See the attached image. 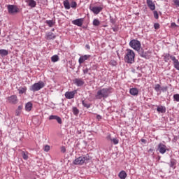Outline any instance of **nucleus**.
<instances>
[{"mask_svg":"<svg viewBox=\"0 0 179 179\" xmlns=\"http://www.w3.org/2000/svg\"><path fill=\"white\" fill-rule=\"evenodd\" d=\"M31 108H33V103L31 102H28L25 105L26 111H31Z\"/></svg>","mask_w":179,"mask_h":179,"instance_id":"20","label":"nucleus"},{"mask_svg":"<svg viewBox=\"0 0 179 179\" xmlns=\"http://www.w3.org/2000/svg\"><path fill=\"white\" fill-rule=\"evenodd\" d=\"M110 142H113V145H118L119 141L117 139V138H112V141Z\"/></svg>","mask_w":179,"mask_h":179,"instance_id":"37","label":"nucleus"},{"mask_svg":"<svg viewBox=\"0 0 179 179\" xmlns=\"http://www.w3.org/2000/svg\"><path fill=\"white\" fill-rule=\"evenodd\" d=\"M141 142L143 143H146V141L145 139H143V138L141 139Z\"/></svg>","mask_w":179,"mask_h":179,"instance_id":"51","label":"nucleus"},{"mask_svg":"<svg viewBox=\"0 0 179 179\" xmlns=\"http://www.w3.org/2000/svg\"><path fill=\"white\" fill-rule=\"evenodd\" d=\"M63 5L65 9H67V10L71 9V3H69V0H64L63 2Z\"/></svg>","mask_w":179,"mask_h":179,"instance_id":"21","label":"nucleus"},{"mask_svg":"<svg viewBox=\"0 0 179 179\" xmlns=\"http://www.w3.org/2000/svg\"><path fill=\"white\" fill-rule=\"evenodd\" d=\"M28 5L31 8H36V6L37 5V3H36V1L34 0H28Z\"/></svg>","mask_w":179,"mask_h":179,"instance_id":"22","label":"nucleus"},{"mask_svg":"<svg viewBox=\"0 0 179 179\" xmlns=\"http://www.w3.org/2000/svg\"><path fill=\"white\" fill-rule=\"evenodd\" d=\"M90 10L94 13V15H99L102 10L103 7L101 6H94L92 8H90Z\"/></svg>","mask_w":179,"mask_h":179,"instance_id":"9","label":"nucleus"},{"mask_svg":"<svg viewBox=\"0 0 179 179\" xmlns=\"http://www.w3.org/2000/svg\"><path fill=\"white\" fill-rule=\"evenodd\" d=\"M157 111H158V113H166V107L163 106H158L157 108Z\"/></svg>","mask_w":179,"mask_h":179,"instance_id":"24","label":"nucleus"},{"mask_svg":"<svg viewBox=\"0 0 179 179\" xmlns=\"http://www.w3.org/2000/svg\"><path fill=\"white\" fill-rule=\"evenodd\" d=\"M45 38L46 40H54L55 38V34L52 32H48L46 34Z\"/></svg>","mask_w":179,"mask_h":179,"instance_id":"19","label":"nucleus"},{"mask_svg":"<svg viewBox=\"0 0 179 179\" xmlns=\"http://www.w3.org/2000/svg\"><path fill=\"white\" fill-rule=\"evenodd\" d=\"M18 92L20 94H23V93H26V91L27 90V87H20L18 88Z\"/></svg>","mask_w":179,"mask_h":179,"instance_id":"25","label":"nucleus"},{"mask_svg":"<svg viewBox=\"0 0 179 179\" xmlns=\"http://www.w3.org/2000/svg\"><path fill=\"white\" fill-rule=\"evenodd\" d=\"M70 6L71 8H76V7L78 6V3H76V1H72L70 3Z\"/></svg>","mask_w":179,"mask_h":179,"instance_id":"34","label":"nucleus"},{"mask_svg":"<svg viewBox=\"0 0 179 179\" xmlns=\"http://www.w3.org/2000/svg\"><path fill=\"white\" fill-rule=\"evenodd\" d=\"M45 23L48 24V26H49V27H52V26H54L55 24V22H54L52 20H46Z\"/></svg>","mask_w":179,"mask_h":179,"instance_id":"30","label":"nucleus"},{"mask_svg":"<svg viewBox=\"0 0 179 179\" xmlns=\"http://www.w3.org/2000/svg\"><path fill=\"white\" fill-rule=\"evenodd\" d=\"M149 152H153V150L152 149H150Z\"/></svg>","mask_w":179,"mask_h":179,"instance_id":"54","label":"nucleus"},{"mask_svg":"<svg viewBox=\"0 0 179 179\" xmlns=\"http://www.w3.org/2000/svg\"><path fill=\"white\" fill-rule=\"evenodd\" d=\"M154 89L155 92H159L160 90H162V86H160V84H156L154 87Z\"/></svg>","mask_w":179,"mask_h":179,"instance_id":"29","label":"nucleus"},{"mask_svg":"<svg viewBox=\"0 0 179 179\" xmlns=\"http://www.w3.org/2000/svg\"><path fill=\"white\" fill-rule=\"evenodd\" d=\"M84 75H86V73H89V69L86 68L83 70Z\"/></svg>","mask_w":179,"mask_h":179,"instance_id":"42","label":"nucleus"},{"mask_svg":"<svg viewBox=\"0 0 179 179\" xmlns=\"http://www.w3.org/2000/svg\"><path fill=\"white\" fill-rule=\"evenodd\" d=\"M62 153H65V152H66V148H65V147H62Z\"/></svg>","mask_w":179,"mask_h":179,"instance_id":"47","label":"nucleus"},{"mask_svg":"<svg viewBox=\"0 0 179 179\" xmlns=\"http://www.w3.org/2000/svg\"><path fill=\"white\" fill-rule=\"evenodd\" d=\"M8 54H9V52L5 49H1L0 50V55H1L2 57H6V55H8Z\"/></svg>","mask_w":179,"mask_h":179,"instance_id":"26","label":"nucleus"},{"mask_svg":"<svg viewBox=\"0 0 179 179\" xmlns=\"http://www.w3.org/2000/svg\"><path fill=\"white\" fill-rule=\"evenodd\" d=\"M85 48H87V50H90V45H86Z\"/></svg>","mask_w":179,"mask_h":179,"instance_id":"50","label":"nucleus"},{"mask_svg":"<svg viewBox=\"0 0 179 179\" xmlns=\"http://www.w3.org/2000/svg\"><path fill=\"white\" fill-rule=\"evenodd\" d=\"M7 9L10 15H14V13H17V12H19V8L15 5H8Z\"/></svg>","mask_w":179,"mask_h":179,"instance_id":"6","label":"nucleus"},{"mask_svg":"<svg viewBox=\"0 0 179 179\" xmlns=\"http://www.w3.org/2000/svg\"><path fill=\"white\" fill-rule=\"evenodd\" d=\"M72 110L74 115H78L79 114V109H78V108L73 107Z\"/></svg>","mask_w":179,"mask_h":179,"instance_id":"32","label":"nucleus"},{"mask_svg":"<svg viewBox=\"0 0 179 179\" xmlns=\"http://www.w3.org/2000/svg\"><path fill=\"white\" fill-rule=\"evenodd\" d=\"M7 101L10 103V104H17V96L16 95H12L7 98Z\"/></svg>","mask_w":179,"mask_h":179,"instance_id":"8","label":"nucleus"},{"mask_svg":"<svg viewBox=\"0 0 179 179\" xmlns=\"http://www.w3.org/2000/svg\"><path fill=\"white\" fill-rule=\"evenodd\" d=\"M129 45L133 50H135L138 52L142 49V45L141 44V41L137 39H132L129 42Z\"/></svg>","mask_w":179,"mask_h":179,"instance_id":"3","label":"nucleus"},{"mask_svg":"<svg viewBox=\"0 0 179 179\" xmlns=\"http://www.w3.org/2000/svg\"><path fill=\"white\" fill-rule=\"evenodd\" d=\"M174 3H175V5H176L177 6H179V0H175V1H174Z\"/></svg>","mask_w":179,"mask_h":179,"instance_id":"46","label":"nucleus"},{"mask_svg":"<svg viewBox=\"0 0 179 179\" xmlns=\"http://www.w3.org/2000/svg\"><path fill=\"white\" fill-rule=\"evenodd\" d=\"M76 94V91L66 92L64 96L66 99L71 100V99H73L75 97Z\"/></svg>","mask_w":179,"mask_h":179,"instance_id":"12","label":"nucleus"},{"mask_svg":"<svg viewBox=\"0 0 179 179\" xmlns=\"http://www.w3.org/2000/svg\"><path fill=\"white\" fill-rule=\"evenodd\" d=\"M0 34H1V29H0Z\"/></svg>","mask_w":179,"mask_h":179,"instance_id":"56","label":"nucleus"},{"mask_svg":"<svg viewBox=\"0 0 179 179\" xmlns=\"http://www.w3.org/2000/svg\"><path fill=\"white\" fill-rule=\"evenodd\" d=\"M175 164H176V160L171 159L169 164L170 167H171L172 169H176V167L174 166Z\"/></svg>","mask_w":179,"mask_h":179,"instance_id":"35","label":"nucleus"},{"mask_svg":"<svg viewBox=\"0 0 179 179\" xmlns=\"http://www.w3.org/2000/svg\"><path fill=\"white\" fill-rule=\"evenodd\" d=\"M129 93L131 96H138L139 94V90L137 88H131L129 90Z\"/></svg>","mask_w":179,"mask_h":179,"instance_id":"18","label":"nucleus"},{"mask_svg":"<svg viewBox=\"0 0 179 179\" xmlns=\"http://www.w3.org/2000/svg\"><path fill=\"white\" fill-rule=\"evenodd\" d=\"M171 27H178V26L177 25V24H176L175 22H172L171 24Z\"/></svg>","mask_w":179,"mask_h":179,"instance_id":"45","label":"nucleus"},{"mask_svg":"<svg viewBox=\"0 0 179 179\" xmlns=\"http://www.w3.org/2000/svg\"><path fill=\"white\" fill-rule=\"evenodd\" d=\"M163 57H164V60L165 61V62H169V61L171 59L170 57H171V56H170V54H169V53H165V54H164Z\"/></svg>","mask_w":179,"mask_h":179,"instance_id":"27","label":"nucleus"},{"mask_svg":"<svg viewBox=\"0 0 179 179\" xmlns=\"http://www.w3.org/2000/svg\"><path fill=\"white\" fill-rule=\"evenodd\" d=\"M158 150H159V153H161L162 155H164V153L167 150V147L166 146V145H164L163 143H159L158 145Z\"/></svg>","mask_w":179,"mask_h":179,"instance_id":"10","label":"nucleus"},{"mask_svg":"<svg viewBox=\"0 0 179 179\" xmlns=\"http://www.w3.org/2000/svg\"><path fill=\"white\" fill-rule=\"evenodd\" d=\"M15 115H20V111L17 110L15 111Z\"/></svg>","mask_w":179,"mask_h":179,"instance_id":"48","label":"nucleus"},{"mask_svg":"<svg viewBox=\"0 0 179 179\" xmlns=\"http://www.w3.org/2000/svg\"><path fill=\"white\" fill-rule=\"evenodd\" d=\"M147 5L151 10L156 9V5H155V3L152 0H147Z\"/></svg>","mask_w":179,"mask_h":179,"instance_id":"17","label":"nucleus"},{"mask_svg":"<svg viewBox=\"0 0 179 179\" xmlns=\"http://www.w3.org/2000/svg\"><path fill=\"white\" fill-rule=\"evenodd\" d=\"M170 58H171V59L173 62L174 68H176V69L179 71V62H178V59H177V58H176V57H174V56H171Z\"/></svg>","mask_w":179,"mask_h":179,"instance_id":"13","label":"nucleus"},{"mask_svg":"<svg viewBox=\"0 0 179 179\" xmlns=\"http://www.w3.org/2000/svg\"><path fill=\"white\" fill-rule=\"evenodd\" d=\"M124 61L127 64H134L135 62V52L131 49H127Z\"/></svg>","mask_w":179,"mask_h":179,"instance_id":"2","label":"nucleus"},{"mask_svg":"<svg viewBox=\"0 0 179 179\" xmlns=\"http://www.w3.org/2000/svg\"><path fill=\"white\" fill-rule=\"evenodd\" d=\"M168 89H169V87H163L161 88V90H162V92H167Z\"/></svg>","mask_w":179,"mask_h":179,"instance_id":"43","label":"nucleus"},{"mask_svg":"<svg viewBox=\"0 0 179 179\" xmlns=\"http://www.w3.org/2000/svg\"><path fill=\"white\" fill-rule=\"evenodd\" d=\"M83 22H85V18H78L73 20L72 24H75V26H78V27H82Z\"/></svg>","mask_w":179,"mask_h":179,"instance_id":"7","label":"nucleus"},{"mask_svg":"<svg viewBox=\"0 0 179 179\" xmlns=\"http://www.w3.org/2000/svg\"><path fill=\"white\" fill-rule=\"evenodd\" d=\"M154 17L155 19H159V13H157V11H154Z\"/></svg>","mask_w":179,"mask_h":179,"instance_id":"41","label":"nucleus"},{"mask_svg":"<svg viewBox=\"0 0 179 179\" xmlns=\"http://www.w3.org/2000/svg\"><path fill=\"white\" fill-rule=\"evenodd\" d=\"M111 93H113V88H102L97 91L95 97L98 100H101V99H107V97H108Z\"/></svg>","mask_w":179,"mask_h":179,"instance_id":"1","label":"nucleus"},{"mask_svg":"<svg viewBox=\"0 0 179 179\" xmlns=\"http://www.w3.org/2000/svg\"><path fill=\"white\" fill-rule=\"evenodd\" d=\"M50 120H55L58 124H62V119L58 115H52L49 117Z\"/></svg>","mask_w":179,"mask_h":179,"instance_id":"16","label":"nucleus"},{"mask_svg":"<svg viewBox=\"0 0 179 179\" xmlns=\"http://www.w3.org/2000/svg\"><path fill=\"white\" fill-rule=\"evenodd\" d=\"M22 158L24 159V160H27V159H29V152L22 151Z\"/></svg>","mask_w":179,"mask_h":179,"instance_id":"28","label":"nucleus"},{"mask_svg":"<svg viewBox=\"0 0 179 179\" xmlns=\"http://www.w3.org/2000/svg\"><path fill=\"white\" fill-rule=\"evenodd\" d=\"M20 110H22V106H18V108H17V110L20 111Z\"/></svg>","mask_w":179,"mask_h":179,"instance_id":"52","label":"nucleus"},{"mask_svg":"<svg viewBox=\"0 0 179 179\" xmlns=\"http://www.w3.org/2000/svg\"><path fill=\"white\" fill-rule=\"evenodd\" d=\"M43 150H44L45 152H48V151L50 150V145H46L44 147Z\"/></svg>","mask_w":179,"mask_h":179,"instance_id":"40","label":"nucleus"},{"mask_svg":"<svg viewBox=\"0 0 179 179\" xmlns=\"http://www.w3.org/2000/svg\"><path fill=\"white\" fill-rule=\"evenodd\" d=\"M118 176L120 179H125L127 178V172H125L124 171H122L120 172Z\"/></svg>","mask_w":179,"mask_h":179,"instance_id":"23","label":"nucleus"},{"mask_svg":"<svg viewBox=\"0 0 179 179\" xmlns=\"http://www.w3.org/2000/svg\"><path fill=\"white\" fill-rule=\"evenodd\" d=\"M52 62H57L59 59V57H58V55H54L51 57Z\"/></svg>","mask_w":179,"mask_h":179,"instance_id":"33","label":"nucleus"},{"mask_svg":"<svg viewBox=\"0 0 179 179\" xmlns=\"http://www.w3.org/2000/svg\"><path fill=\"white\" fill-rule=\"evenodd\" d=\"M138 54L142 58H145V59H149V58H150L149 54H148V52H143V49L142 48L138 52Z\"/></svg>","mask_w":179,"mask_h":179,"instance_id":"15","label":"nucleus"},{"mask_svg":"<svg viewBox=\"0 0 179 179\" xmlns=\"http://www.w3.org/2000/svg\"><path fill=\"white\" fill-rule=\"evenodd\" d=\"M113 31H117V28H113Z\"/></svg>","mask_w":179,"mask_h":179,"instance_id":"53","label":"nucleus"},{"mask_svg":"<svg viewBox=\"0 0 179 179\" xmlns=\"http://www.w3.org/2000/svg\"><path fill=\"white\" fill-rule=\"evenodd\" d=\"M73 83L79 87L85 85V81L82 78H75L73 80Z\"/></svg>","mask_w":179,"mask_h":179,"instance_id":"11","label":"nucleus"},{"mask_svg":"<svg viewBox=\"0 0 179 179\" xmlns=\"http://www.w3.org/2000/svg\"><path fill=\"white\" fill-rule=\"evenodd\" d=\"M174 101H179V94H176L173 95Z\"/></svg>","mask_w":179,"mask_h":179,"instance_id":"38","label":"nucleus"},{"mask_svg":"<svg viewBox=\"0 0 179 179\" xmlns=\"http://www.w3.org/2000/svg\"><path fill=\"white\" fill-rule=\"evenodd\" d=\"M89 58H90V55H83V56L80 57V58L78 59V62L80 64H83V62H85V61H87V59H89Z\"/></svg>","mask_w":179,"mask_h":179,"instance_id":"14","label":"nucleus"},{"mask_svg":"<svg viewBox=\"0 0 179 179\" xmlns=\"http://www.w3.org/2000/svg\"><path fill=\"white\" fill-rule=\"evenodd\" d=\"M92 24L93 26H100V21L99 19H94Z\"/></svg>","mask_w":179,"mask_h":179,"instance_id":"31","label":"nucleus"},{"mask_svg":"<svg viewBox=\"0 0 179 179\" xmlns=\"http://www.w3.org/2000/svg\"><path fill=\"white\" fill-rule=\"evenodd\" d=\"M111 23H115L114 20H111Z\"/></svg>","mask_w":179,"mask_h":179,"instance_id":"55","label":"nucleus"},{"mask_svg":"<svg viewBox=\"0 0 179 179\" xmlns=\"http://www.w3.org/2000/svg\"><path fill=\"white\" fill-rule=\"evenodd\" d=\"M96 120H101V116L100 115H97Z\"/></svg>","mask_w":179,"mask_h":179,"instance_id":"49","label":"nucleus"},{"mask_svg":"<svg viewBox=\"0 0 179 179\" xmlns=\"http://www.w3.org/2000/svg\"><path fill=\"white\" fill-rule=\"evenodd\" d=\"M82 104L83 107H85L86 108H90V103H87L86 101H83Z\"/></svg>","mask_w":179,"mask_h":179,"instance_id":"36","label":"nucleus"},{"mask_svg":"<svg viewBox=\"0 0 179 179\" xmlns=\"http://www.w3.org/2000/svg\"><path fill=\"white\" fill-rule=\"evenodd\" d=\"M154 27H155V30H158V29H160V24L159 23H155L154 24Z\"/></svg>","mask_w":179,"mask_h":179,"instance_id":"39","label":"nucleus"},{"mask_svg":"<svg viewBox=\"0 0 179 179\" xmlns=\"http://www.w3.org/2000/svg\"><path fill=\"white\" fill-rule=\"evenodd\" d=\"M90 159L89 158L88 155L79 157L78 158L76 159L73 161V164H80L82 165L84 163H87V162H89Z\"/></svg>","mask_w":179,"mask_h":179,"instance_id":"5","label":"nucleus"},{"mask_svg":"<svg viewBox=\"0 0 179 179\" xmlns=\"http://www.w3.org/2000/svg\"><path fill=\"white\" fill-rule=\"evenodd\" d=\"M106 139L108 140V141H112V139H113V138H111V134H108V136H107V137H106Z\"/></svg>","mask_w":179,"mask_h":179,"instance_id":"44","label":"nucleus"},{"mask_svg":"<svg viewBox=\"0 0 179 179\" xmlns=\"http://www.w3.org/2000/svg\"><path fill=\"white\" fill-rule=\"evenodd\" d=\"M45 86V84H44V82L39 81L31 86L30 90L31 92H38V90H41V89H43V87H44Z\"/></svg>","mask_w":179,"mask_h":179,"instance_id":"4","label":"nucleus"}]
</instances>
